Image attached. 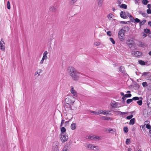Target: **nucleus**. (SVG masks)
I'll use <instances>...</instances> for the list:
<instances>
[{"label": "nucleus", "mask_w": 151, "mask_h": 151, "mask_svg": "<svg viewBox=\"0 0 151 151\" xmlns=\"http://www.w3.org/2000/svg\"><path fill=\"white\" fill-rule=\"evenodd\" d=\"M142 34H143V35H142V36H144V37H146L147 36V35L146 34H145L144 33V32H142Z\"/></svg>", "instance_id": "obj_60"}, {"label": "nucleus", "mask_w": 151, "mask_h": 151, "mask_svg": "<svg viewBox=\"0 0 151 151\" xmlns=\"http://www.w3.org/2000/svg\"><path fill=\"white\" fill-rule=\"evenodd\" d=\"M71 1H72L70 3L73 4L76 2L77 0H71Z\"/></svg>", "instance_id": "obj_59"}, {"label": "nucleus", "mask_w": 151, "mask_h": 151, "mask_svg": "<svg viewBox=\"0 0 151 151\" xmlns=\"http://www.w3.org/2000/svg\"><path fill=\"white\" fill-rule=\"evenodd\" d=\"M69 121H66L65 122V127H66L67 126Z\"/></svg>", "instance_id": "obj_58"}, {"label": "nucleus", "mask_w": 151, "mask_h": 151, "mask_svg": "<svg viewBox=\"0 0 151 151\" xmlns=\"http://www.w3.org/2000/svg\"><path fill=\"white\" fill-rule=\"evenodd\" d=\"M99 114H101L106 116L108 115L110 112V111H106V110L103 111L102 110H99Z\"/></svg>", "instance_id": "obj_9"}, {"label": "nucleus", "mask_w": 151, "mask_h": 151, "mask_svg": "<svg viewBox=\"0 0 151 151\" xmlns=\"http://www.w3.org/2000/svg\"><path fill=\"white\" fill-rule=\"evenodd\" d=\"M132 94L131 93H127L125 94L124 96L125 98H130L131 97Z\"/></svg>", "instance_id": "obj_33"}, {"label": "nucleus", "mask_w": 151, "mask_h": 151, "mask_svg": "<svg viewBox=\"0 0 151 151\" xmlns=\"http://www.w3.org/2000/svg\"><path fill=\"white\" fill-rule=\"evenodd\" d=\"M58 145V143L57 142L53 143L52 148V151H59Z\"/></svg>", "instance_id": "obj_4"}, {"label": "nucleus", "mask_w": 151, "mask_h": 151, "mask_svg": "<svg viewBox=\"0 0 151 151\" xmlns=\"http://www.w3.org/2000/svg\"><path fill=\"white\" fill-rule=\"evenodd\" d=\"M93 145L92 144H89L88 146V148H90V149L92 150H95L96 149H94L93 148Z\"/></svg>", "instance_id": "obj_36"}, {"label": "nucleus", "mask_w": 151, "mask_h": 151, "mask_svg": "<svg viewBox=\"0 0 151 151\" xmlns=\"http://www.w3.org/2000/svg\"><path fill=\"white\" fill-rule=\"evenodd\" d=\"M134 53V55L137 57H139L142 54V53L141 52H140L138 51H137L135 52H134V53H132V54Z\"/></svg>", "instance_id": "obj_16"}, {"label": "nucleus", "mask_w": 151, "mask_h": 151, "mask_svg": "<svg viewBox=\"0 0 151 151\" xmlns=\"http://www.w3.org/2000/svg\"><path fill=\"white\" fill-rule=\"evenodd\" d=\"M98 148H99L98 146H93V148H94V149H96L95 150H98Z\"/></svg>", "instance_id": "obj_57"}, {"label": "nucleus", "mask_w": 151, "mask_h": 151, "mask_svg": "<svg viewBox=\"0 0 151 151\" xmlns=\"http://www.w3.org/2000/svg\"><path fill=\"white\" fill-rule=\"evenodd\" d=\"M128 128L127 127H124L123 131L125 133H127L128 132Z\"/></svg>", "instance_id": "obj_30"}, {"label": "nucleus", "mask_w": 151, "mask_h": 151, "mask_svg": "<svg viewBox=\"0 0 151 151\" xmlns=\"http://www.w3.org/2000/svg\"><path fill=\"white\" fill-rule=\"evenodd\" d=\"M98 4L99 6L100 7L101 6L104 0H97Z\"/></svg>", "instance_id": "obj_28"}, {"label": "nucleus", "mask_w": 151, "mask_h": 151, "mask_svg": "<svg viewBox=\"0 0 151 151\" xmlns=\"http://www.w3.org/2000/svg\"><path fill=\"white\" fill-rule=\"evenodd\" d=\"M142 14L144 17H148V16L146 13L144 12H142Z\"/></svg>", "instance_id": "obj_52"}, {"label": "nucleus", "mask_w": 151, "mask_h": 151, "mask_svg": "<svg viewBox=\"0 0 151 151\" xmlns=\"http://www.w3.org/2000/svg\"><path fill=\"white\" fill-rule=\"evenodd\" d=\"M120 16L121 18L126 19L128 18L127 15L125 14V12L121 11L120 13Z\"/></svg>", "instance_id": "obj_10"}, {"label": "nucleus", "mask_w": 151, "mask_h": 151, "mask_svg": "<svg viewBox=\"0 0 151 151\" xmlns=\"http://www.w3.org/2000/svg\"><path fill=\"white\" fill-rule=\"evenodd\" d=\"M53 39L52 38H50L49 40L48 41V42L49 43L50 45L51 44V42L52 40Z\"/></svg>", "instance_id": "obj_56"}, {"label": "nucleus", "mask_w": 151, "mask_h": 151, "mask_svg": "<svg viewBox=\"0 0 151 151\" xmlns=\"http://www.w3.org/2000/svg\"><path fill=\"white\" fill-rule=\"evenodd\" d=\"M65 101L68 104H73L74 102L73 101H72L70 98H68L65 99Z\"/></svg>", "instance_id": "obj_7"}, {"label": "nucleus", "mask_w": 151, "mask_h": 151, "mask_svg": "<svg viewBox=\"0 0 151 151\" xmlns=\"http://www.w3.org/2000/svg\"><path fill=\"white\" fill-rule=\"evenodd\" d=\"M145 23H144V22H143V21H142L141 22L140 21V22L139 23V25L140 26V27H141V26L143 25Z\"/></svg>", "instance_id": "obj_55"}, {"label": "nucleus", "mask_w": 151, "mask_h": 151, "mask_svg": "<svg viewBox=\"0 0 151 151\" xmlns=\"http://www.w3.org/2000/svg\"><path fill=\"white\" fill-rule=\"evenodd\" d=\"M7 7L8 9H10L11 8L10 4L9 1H8L7 2Z\"/></svg>", "instance_id": "obj_35"}, {"label": "nucleus", "mask_w": 151, "mask_h": 151, "mask_svg": "<svg viewBox=\"0 0 151 151\" xmlns=\"http://www.w3.org/2000/svg\"><path fill=\"white\" fill-rule=\"evenodd\" d=\"M134 41L132 40H127L126 42L127 44L130 47H132V45L133 44Z\"/></svg>", "instance_id": "obj_11"}, {"label": "nucleus", "mask_w": 151, "mask_h": 151, "mask_svg": "<svg viewBox=\"0 0 151 151\" xmlns=\"http://www.w3.org/2000/svg\"><path fill=\"white\" fill-rule=\"evenodd\" d=\"M143 115L145 118L148 117L149 116L148 111H146V109H145V110L143 111Z\"/></svg>", "instance_id": "obj_17"}, {"label": "nucleus", "mask_w": 151, "mask_h": 151, "mask_svg": "<svg viewBox=\"0 0 151 151\" xmlns=\"http://www.w3.org/2000/svg\"><path fill=\"white\" fill-rule=\"evenodd\" d=\"M150 73L147 72H145L142 73V76H144L145 77L147 75L148 76L147 74L149 73Z\"/></svg>", "instance_id": "obj_42"}, {"label": "nucleus", "mask_w": 151, "mask_h": 151, "mask_svg": "<svg viewBox=\"0 0 151 151\" xmlns=\"http://www.w3.org/2000/svg\"><path fill=\"white\" fill-rule=\"evenodd\" d=\"M101 119L105 120H112L113 119L112 118L106 116H102L101 117Z\"/></svg>", "instance_id": "obj_12"}, {"label": "nucleus", "mask_w": 151, "mask_h": 151, "mask_svg": "<svg viewBox=\"0 0 151 151\" xmlns=\"http://www.w3.org/2000/svg\"><path fill=\"white\" fill-rule=\"evenodd\" d=\"M137 104L139 106H141L142 104V100H138V101H137Z\"/></svg>", "instance_id": "obj_34"}, {"label": "nucleus", "mask_w": 151, "mask_h": 151, "mask_svg": "<svg viewBox=\"0 0 151 151\" xmlns=\"http://www.w3.org/2000/svg\"><path fill=\"white\" fill-rule=\"evenodd\" d=\"M147 88L149 90H151V84L149 83L147 86Z\"/></svg>", "instance_id": "obj_51"}, {"label": "nucleus", "mask_w": 151, "mask_h": 151, "mask_svg": "<svg viewBox=\"0 0 151 151\" xmlns=\"http://www.w3.org/2000/svg\"><path fill=\"white\" fill-rule=\"evenodd\" d=\"M119 70L121 73L124 74L125 76H128V74L125 73V70L124 66H120L119 68Z\"/></svg>", "instance_id": "obj_5"}, {"label": "nucleus", "mask_w": 151, "mask_h": 151, "mask_svg": "<svg viewBox=\"0 0 151 151\" xmlns=\"http://www.w3.org/2000/svg\"><path fill=\"white\" fill-rule=\"evenodd\" d=\"M119 22L121 24H126L127 23L126 22L124 21H119Z\"/></svg>", "instance_id": "obj_62"}, {"label": "nucleus", "mask_w": 151, "mask_h": 151, "mask_svg": "<svg viewBox=\"0 0 151 151\" xmlns=\"http://www.w3.org/2000/svg\"><path fill=\"white\" fill-rule=\"evenodd\" d=\"M106 33L107 35L109 36H111L112 35L111 32L110 31H108Z\"/></svg>", "instance_id": "obj_48"}, {"label": "nucleus", "mask_w": 151, "mask_h": 151, "mask_svg": "<svg viewBox=\"0 0 151 151\" xmlns=\"http://www.w3.org/2000/svg\"><path fill=\"white\" fill-rule=\"evenodd\" d=\"M114 103L112 102H111V106H112V108H116V106H118L119 104V103L118 102H115V101H113Z\"/></svg>", "instance_id": "obj_14"}, {"label": "nucleus", "mask_w": 151, "mask_h": 151, "mask_svg": "<svg viewBox=\"0 0 151 151\" xmlns=\"http://www.w3.org/2000/svg\"><path fill=\"white\" fill-rule=\"evenodd\" d=\"M125 32H126V30H124L123 28H122L120 30L118 33V37L119 40L122 42L124 41L125 39V38L123 37L125 36Z\"/></svg>", "instance_id": "obj_1"}, {"label": "nucleus", "mask_w": 151, "mask_h": 151, "mask_svg": "<svg viewBox=\"0 0 151 151\" xmlns=\"http://www.w3.org/2000/svg\"><path fill=\"white\" fill-rule=\"evenodd\" d=\"M112 16H114V15L110 13L107 15V17L110 20L111 18H112Z\"/></svg>", "instance_id": "obj_44"}, {"label": "nucleus", "mask_w": 151, "mask_h": 151, "mask_svg": "<svg viewBox=\"0 0 151 151\" xmlns=\"http://www.w3.org/2000/svg\"><path fill=\"white\" fill-rule=\"evenodd\" d=\"M71 105V104H68V105H65V106L66 107V108H69L70 110H72Z\"/></svg>", "instance_id": "obj_43"}, {"label": "nucleus", "mask_w": 151, "mask_h": 151, "mask_svg": "<svg viewBox=\"0 0 151 151\" xmlns=\"http://www.w3.org/2000/svg\"><path fill=\"white\" fill-rule=\"evenodd\" d=\"M135 122V119L133 118L130 119L129 121V124L133 125L134 124Z\"/></svg>", "instance_id": "obj_25"}, {"label": "nucleus", "mask_w": 151, "mask_h": 151, "mask_svg": "<svg viewBox=\"0 0 151 151\" xmlns=\"http://www.w3.org/2000/svg\"><path fill=\"white\" fill-rule=\"evenodd\" d=\"M76 127V125L75 123H72L70 126V128L72 130L75 129Z\"/></svg>", "instance_id": "obj_20"}, {"label": "nucleus", "mask_w": 151, "mask_h": 151, "mask_svg": "<svg viewBox=\"0 0 151 151\" xmlns=\"http://www.w3.org/2000/svg\"><path fill=\"white\" fill-rule=\"evenodd\" d=\"M123 1V0H117V3L118 5H120L121 4L122 1Z\"/></svg>", "instance_id": "obj_53"}, {"label": "nucleus", "mask_w": 151, "mask_h": 151, "mask_svg": "<svg viewBox=\"0 0 151 151\" xmlns=\"http://www.w3.org/2000/svg\"><path fill=\"white\" fill-rule=\"evenodd\" d=\"M100 44V43L99 42H96L95 44L96 46H99Z\"/></svg>", "instance_id": "obj_63"}, {"label": "nucleus", "mask_w": 151, "mask_h": 151, "mask_svg": "<svg viewBox=\"0 0 151 151\" xmlns=\"http://www.w3.org/2000/svg\"><path fill=\"white\" fill-rule=\"evenodd\" d=\"M144 32L146 34H149L148 35L150 37V30L148 29H144Z\"/></svg>", "instance_id": "obj_23"}, {"label": "nucleus", "mask_w": 151, "mask_h": 151, "mask_svg": "<svg viewBox=\"0 0 151 151\" xmlns=\"http://www.w3.org/2000/svg\"><path fill=\"white\" fill-rule=\"evenodd\" d=\"M134 20H133V22L138 23H139L140 22V20L137 18H136L135 19L134 18Z\"/></svg>", "instance_id": "obj_31"}, {"label": "nucleus", "mask_w": 151, "mask_h": 151, "mask_svg": "<svg viewBox=\"0 0 151 151\" xmlns=\"http://www.w3.org/2000/svg\"><path fill=\"white\" fill-rule=\"evenodd\" d=\"M127 15L129 18L130 20H131L132 22H133V20H134L133 17L129 12H127Z\"/></svg>", "instance_id": "obj_22"}, {"label": "nucleus", "mask_w": 151, "mask_h": 151, "mask_svg": "<svg viewBox=\"0 0 151 151\" xmlns=\"http://www.w3.org/2000/svg\"><path fill=\"white\" fill-rule=\"evenodd\" d=\"M61 133L60 134H64L65 133L66 129L64 127H61L60 128Z\"/></svg>", "instance_id": "obj_19"}, {"label": "nucleus", "mask_w": 151, "mask_h": 151, "mask_svg": "<svg viewBox=\"0 0 151 151\" xmlns=\"http://www.w3.org/2000/svg\"><path fill=\"white\" fill-rule=\"evenodd\" d=\"M133 101L138 100L139 99V98L137 96H135L132 98Z\"/></svg>", "instance_id": "obj_40"}, {"label": "nucleus", "mask_w": 151, "mask_h": 151, "mask_svg": "<svg viewBox=\"0 0 151 151\" xmlns=\"http://www.w3.org/2000/svg\"><path fill=\"white\" fill-rule=\"evenodd\" d=\"M109 40L114 45L115 43V42L114 40V39L112 37H110L109 38Z\"/></svg>", "instance_id": "obj_39"}, {"label": "nucleus", "mask_w": 151, "mask_h": 151, "mask_svg": "<svg viewBox=\"0 0 151 151\" xmlns=\"http://www.w3.org/2000/svg\"><path fill=\"white\" fill-rule=\"evenodd\" d=\"M91 112L92 113H93L95 114H99V111L98 112L97 111H91Z\"/></svg>", "instance_id": "obj_46"}, {"label": "nucleus", "mask_w": 151, "mask_h": 151, "mask_svg": "<svg viewBox=\"0 0 151 151\" xmlns=\"http://www.w3.org/2000/svg\"><path fill=\"white\" fill-rule=\"evenodd\" d=\"M139 43H140L139 45L141 47H146L147 46V45L146 44H144L143 42H139Z\"/></svg>", "instance_id": "obj_29"}, {"label": "nucleus", "mask_w": 151, "mask_h": 151, "mask_svg": "<svg viewBox=\"0 0 151 151\" xmlns=\"http://www.w3.org/2000/svg\"><path fill=\"white\" fill-rule=\"evenodd\" d=\"M88 139H89L91 140H93L94 139H95V137H94L93 136H89L88 137Z\"/></svg>", "instance_id": "obj_49"}, {"label": "nucleus", "mask_w": 151, "mask_h": 151, "mask_svg": "<svg viewBox=\"0 0 151 151\" xmlns=\"http://www.w3.org/2000/svg\"><path fill=\"white\" fill-rule=\"evenodd\" d=\"M64 121H65L64 119H62V120L61 124L60 125V127H62V126H63V124L64 123Z\"/></svg>", "instance_id": "obj_54"}, {"label": "nucleus", "mask_w": 151, "mask_h": 151, "mask_svg": "<svg viewBox=\"0 0 151 151\" xmlns=\"http://www.w3.org/2000/svg\"><path fill=\"white\" fill-rule=\"evenodd\" d=\"M122 103L123 104H124L125 102V100L126 99V98H125L124 96H122Z\"/></svg>", "instance_id": "obj_45"}, {"label": "nucleus", "mask_w": 151, "mask_h": 151, "mask_svg": "<svg viewBox=\"0 0 151 151\" xmlns=\"http://www.w3.org/2000/svg\"><path fill=\"white\" fill-rule=\"evenodd\" d=\"M114 111L116 112L119 113L118 114H117V115H124L127 114V113L126 112H123L119 111Z\"/></svg>", "instance_id": "obj_27"}, {"label": "nucleus", "mask_w": 151, "mask_h": 151, "mask_svg": "<svg viewBox=\"0 0 151 151\" xmlns=\"http://www.w3.org/2000/svg\"><path fill=\"white\" fill-rule=\"evenodd\" d=\"M79 73L77 70L70 75L73 79L75 81H77L79 78Z\"/></svg>", "instance_id": "obj_3"}, {"label": "nucleus", "mask_w": 151, "mask_h": 151, "mask_svg": "<svg viewBox=\"0 0 151 151\" xmlns=\"http://www.w3.org/2000/svg\"><path fill=\"white\" fill-rule=\"evenodd\" d=\"M70 92L74 96L76 97H77V92L74 90L73 87L71 88L70 89Z\"/></svg>", "instance_id": "obj_13"}, {"label": "nucleus", "mask_w": 151, "mask_h": 151, "mask_svg": "<svg viewBox=\"0 0 151 151\" xmlns=\"http://www.w3.org/2000/svg\"><path fill=\"white\" fill-rule=\"evenodd\" d=\"M137 86H135L137 88V90H139L140 87V86L138 84H137Z\"/></svg>", "instance_id": "obj_61"}, {"label": "nucleus", "mask_w": 151, "mask_h": 151, "mask_svg": "<svg viewBox=\"0 0 151 151\" xmlns=\"http://www.w3.org/2000/svg\"><path fill=\"white\" fill-rule=\"evenodd\" d=\"M47 54L48 52L47 51H45L43 53V57L40 61V63L41 64H42L43 63V61L44 60L46 59L47 58Z\"/></svg>", "instance_id": "obj_6"}, {"label": "nucleus", "mask_w": 151, "mask_h": 151, "mask_svg": "<svg viewBox=\"0 0 151 151\" xmlns=\"http://www.w3.org/2000/svg\"><path fill=\"white\" fill-rule=\"evenodd\" d=\"M149 2V1L147 0H143L142 1V3L145 5H146Z\"/></svg>", "instance_id": "obj_37"}, {"label": "nucleus", "mask_w": 151, "mask_h": 151, "mask_svg": "<svg viewBox=\"0 0 151 151\" xmlns=\"http://www.w3.org/2000/svg\"><path fill=\"white\" fill-rule=\"evenodd\" d=\"M118 6H119L120 8L124 9H126L127 8V6L126 4H123L118 5Z\"/></svg>", "instance_id": "obj_18"}, {"label": "nucleus", "mask_w": 151, "mask_h": 151, "mask_svg": "<svg viewBox=\"0 0 151 151\" xmlns=\"http://www.w3.org/2000/svg\"><path fill=\"white\" fill-rule=\"evenodd\" d=\"M71 142H70V141L69 142H68L64 146V148H66L68 149H69L71 148Z\"/></svg>", "instance_id": "obj_15"}, {"label": "nucleus", "mask_w": 151, "mask_h": 151, "mask_svg": "<svg viewBox=\"0 0 151 151\" xmlns=\"http://www.w3.org/2000/svg\"><path fill=\"white\" fill-rule=\"evenodd\" d=\"M0 49L3 51L5 50V47L1 41H0Z\"/></svg>", "instance_id": "obj_24"}, {"label": "nucleus", "mask_w": 151, "mask_h": 151, "mask_svg": "<svg viewBox=\"0 0 151 151\" xmlns=\"http://www.w3.org/2000/svg\"><path fill=\"white\" fill-rule=\"evenodd\" d=\"M56 8L54 6H52L49 9V11L50 12H55L56 10Z\"/></svg>", "instance_id": "obj_26"}, {"label": "nucleus", "mask_w": 151, "mask_h": 151, "mask_svg": "<svg viewBox=\"0 0 151 151\" xmlns=\"http://www.w3.org/2000/svg\"><path fill=\"white\" fill-rule=\"evenodd\" d=\"M147 14H151V9H148L147 10Z\"/></svg>", "instance_id": "obj_50"}, {"label": "nucleus", "mask_w": 151, "mask_h": 151, "mask_svg": "<svg viewBox=\"0 0 151 151\" xmlns=\"http://www.w3.org/2000/svg\"><path fill=\"white\" fill-rule=\"evenodd\" d=\"M147 61L146 62H145L143 60H139L138 61V63L142 65H145L147 63Z\"/></svg>", "instance_id": "obj_21"}, {"label": "nucleus", "mask_w": 151, "mask_h": 151, "mask_svg": "<svg viewBox=\"0 0 151 151\" xmlns=\"http://www.w3.org/2000/svg\"><path fill=\"white\" fill-rule=\"evenodd\" d=\"M133 100L132 99H128L127 100L126 103L127 104H129L132 102L133 101Z\"/></svg>", "instance_id": "obj_38"}, {"label": "nucleus", "mask_w": 151, "mask_h": 151, "mask_svg": "<svg viewBox=\"0 0 151 151\" xmlns=\"http://www.w3.org/2000/svg\"><path fill=\"white\" fill-rule=\"evenodd\" d=\"M130 143V140L129 139H127L126 141V144L128 145Z\"/></svg>", "instance_id": "obj_41"}, {"label": "nucleus", "mask_w": 151, "mask_h": 151, "mask_svg": "<svg viewBox=\"0 0 151 151\" xmlns=\"http://www.w3.org/2000/svg\"><path fill=\"white\" fill-rule=\"evenodd\" d=\"M145 125H146V127L147 129H149V130L151 129V126L150 124H145Z\"/></svg>", "instance_id": "obj_32"}, {"label": "nucleus", "mask_w": 151, "mask_h": 151, "mask_svg": "<svg viewBox=\"0 0 151 151\" xmlns=\"http://www.w3.org/2000/svg\"><path fill=\"white\" fill-rule=\"evenodd\" d=\"M147 79L148 80L151 81V76H148L147 78Z\"/></svg>", "instance_id": "obj_64"}, {"label": "nucleus", "mask_w": 151, "mask_h": 151, "mask_svg": "<svg viewBox=\"0 0 151 151\" xmlns=\"http://www.w3.org/2000/svg\"><path fill=\"white\" fill-rule=\"evenodd\" d=\"M60 138L61 139L62 143H64L67 141L68 139V137L65 133L64 134H60Z\"/></svg>", "instance_id": "obj_2"}, {"label": "nucleus", "mask_w": 151, "mask_h": 151, "mask_svg": "<svg viewBox=\"0 0 151 151\" xmlns=\"http://www.w3.org/2000/svg\"><path fill=\"white\" fill-rule=\"evenodd\" d=\"M68 72L70 73V75L76 71L75 68L73 67H69L68 69Z\"/></svg>", "instance_id": "obj_8"}, {"label": "nucleus", "mask_w": 151, "mask_h": 151, "mask_svg": "<svg viewBox=\"0 0 151 151\" xmlns=\"http://www.w3.org/2000/svg\"><path fill=\"white\" fill-rule=\"evenodd\" d=\"M142 85L143 87H145L148 86V84L146 82H145L142 83Z\"/></svg>", "instance_id": "obj_47"}]
</instances>
